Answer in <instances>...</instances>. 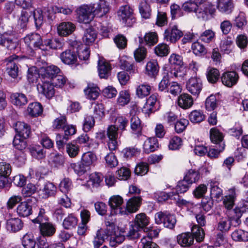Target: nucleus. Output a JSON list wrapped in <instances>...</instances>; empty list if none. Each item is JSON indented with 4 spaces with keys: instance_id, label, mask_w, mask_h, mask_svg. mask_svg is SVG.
Returning a JSON list of instances; mask_svg holds the SVG:
<instances>
[{
    "instance_id": "c03bdc74",
    "label": "nucleus",
    "mask_w": 248,
    "mask_h": 248,
    "mask_svg": "<svg viewBox=\"0 0 248 248\" xmlns=\"http://www.w3.org/2000/svg\"><path fill=\"white\" fill-rule=\"evenodd\" d=\"M107 237L106 234L104 233V229H100L96 232L93 244L94 248H99L104 242L105 239Z\"/></svg>"
},
{
    "instance_id": "a18cd8bd",
    "label": "nucleus",
    "mask_w": 248,
    "mask_h": 248,
    "mask_svg": "<svg viewBox=\"0 0 248 248\" xmlns=\"http://www.w3.org/2000/svg\"><path fill=\"white\" fill-rule=\"evenodd\" d=\"M159 69L157 62L151 61L147 62L146 66V73L151 77H155L158 73Z\"/></svg>"
},
{
    "instance_id": "5fc2aeb1",
    "label": "nucleus",
    "mask_w": 248,
    "mask_h": 248,
    "mask_svg": "<svg viewBox=\"0 0 248 248\" xmlns=\"http://www.w3.org/2000/svg\"><path fill=\"white\" fill-rule=\"evenodd\" d=\"M79 148L77 144L69 142L66 145V152L70 157H75L78 154Z\"/></svg>"
},
{
    "instance_id": "4c0bfd02",
    "label": "nucleus",
    "mask_w": 248,
    "mask_h": 248,
    "mask_svg": "<svg viewBox=\"0 0 248 248\" xmlns=\"http://www.w3.org/2000/svg\"><path fill=\"white\" fill-rule=\"evenodd\" d=\"M223 134L216 127H213L210 130V138L211 141L216 144L221 143L223 139Z\"/></svg>"
},
{
    "instance_id": "b1692460",
    "label": "nucleus",
    "mask_w": 248,
    "mask_h": 248,
    "mask_svg": "<svg viewBox=\"0 0 248 248\" xmlns=\"http://www.w3.org/2000/svg\"><path fill=\"white\" fill-rule=\"evenodd\" d=\"M178 105L184 109L190 108L193 104L192 96L187 93H183L180 95L177 100Z\"/></svg>"
},
{
    "instance_id": "58836bf2",
    "label": "nucleus",
    "mask_w": 248,
    "mask_h": 248,
    "mask_svg": "<svg viewBox=\"0 0 248 248\" xmlns=\"http://www.w3.org/2000/svg\"><path fill=\"white\" fill-rule=\"evenodd\" d=\"M231 237L235 241H248V232L240 229L236 230L232 233Z\"/></svg>"
},
{
    "instance_id": "09e8293b",
    "label": "nucleus",
    "mask_w": 248,
    "mask_h": 248,
    "mask_svg": "<svg viewBox=\"0 0 248 248\" xmlns=\"http://www.w3.org/2000/svg\"><path fill=\"white\" fill-rule=\"evenodd\" d=\"M151 90V86L148 84H140L136 90V94L139 97L143 98L150 94Z\"/></svg>"
},
{
    "instance_id": "72a5a7b5",
    "label": "nucleus",
    "mask_w": 248,
    "mask_h": 248,
    "mask_svg": "<svg viewBox=\"0 0 248 248\" xmlns=\"http://www.w3.org/2000/svg\"><path fill=\"white\" fill-rule=\"evenodd\" d=\"M43 111V107L39 102H33L29 105L28 111L29 114L32 117H37L41 115Z\"/></svg>"
},
{
    "instance_id": "e2e57ef3",
    "label": "nucleus",
    "mask_w": 248,
    "mask_h": 248,
    "mask_svg": "<svg viewBox=\"0 0 248 248\" xmlns=\"http://www.w3.org/2000/svg\"><path fill=\"white\" fill-rule=\"evenodd\" d=\"M72 187V183L68 178L63 179L59 184L60 190L63 193L68 192Z\"/></svg>"
},
{
    "instance_id": "603ef678",
    "label": "nucleus",
    "mask_w": 248,
    "mask_h": 248,
    "mask_svg": "<svg viewBox=\"0 0 248 248\" xmlns=\"http://www.w3.org/2000/svg\"><path fill=\"white\" fill-rule=\"evenodd\" d=\"M155 53L158 56H167L170 52V48L166 44H159L155 48Z\"/></svg>"
},
{
    "instance_id": "8fccbe9b",
    "label": "nucleus",
    "mask_w": 248,
    "mask_h": 248,
    "mask_svg": "<svg viewBox=\"0 0 248 248\" xmlns=\"http://www.w3.org/2000/svg\"><path fill=\"white\" fill-rule=\"evenodd\" d=\"M148 223V218L144 213H140L136 215L134 224L137 225L140 229L146 226Z\"/></svg>"
},
{
    "instance_id": "f257e3e1",
    "label": "nucleus",
    "mask_w": 248,
    "mask_h": 248,
    "mask_svg": "<svg viewBox=\"0 0 248 248\" xmlns=\"http://www.w3.org/2000/svg\"><path fill=\"white\" fill-rule=\"evenodd\" d=\"M193 0L200 8L199 11L197 12L198 18L203 21H206L213 16L216 10L210 2L207 0Z\"/></svg>"
},
{
    "instance_id": "4468645a",
    "label": "nucleus",
    "mask_w": 248,
    "mask_h": 248,
    "mask_svg": "<svg viewBox=\"0 0 248 248\" xmlns=\"http://www.w3.org/2000/svg\"><path fill=\"white\" fill-rule=\"evenodd\" d=\"M14 128L17 134L24 139L28 138L31 134V128L29 125L22 122H17L14 124Z\"/></svg>"
},
{
    "instance_id": "13d9d810",
    "label": "nucleus",
    "mask_w": 248,
    "mask_h": 248,
    "mask_svg": "<svg viewBox=\"0 0 248 248\" xmlns=\"http://www.w3.org/2000/svg\"><path fill=\"white\" fill-rule=\"evenodd\" d=\"M130 171L126 167H122L116 172L117 178L120 180H126L130 176Z\"/></svg>"
},
{
    "instance_id": "ddd939ff",
    "label": "nucleus",
    "mask_w": 248,
    "mask_h": 248,
    "mask_svg": "<svg viewBox=\"0 0 248 248\" xmlns=\"http://www.w3.org/2000/svg\"><path fill=\"white\" fill-rule=\"evenodd\" d=\"M238 79L239 76L238 74L234 71L226 72L221 76L222 83L228 87H232L235 85Z\"/></svg>"
},
{
    "instance_id": "c9c22d12",
    "label": "nucleus",
    "mask_w": 248,
    "mask_h": 248,
    "mask_svg": "<svg viewBox=\"0 0 248 248\" xmlns=\"http://www.w3.org/2000/svg\"><path fill=\"white\" fill-rule=\"evenodd\" d=\"M233 40L231 37L227 36L221 40L220 44L221 51L225 54H229L232 51Z\"/></svg>"
},
{
    "instance_id": "0eeeda50",
    "label": "nucleus",
    "mask_w": 248,
    "mask_h": 248,
    "mask_svg": "<svg viewBox=\"0 0 248 248\" xmlns=\"http://www.w3.org/2000/svg\"><path fill=\"white\" fill-rule=\"evenodd\" d=\"M141 202V198L140 197L131 198L127 201L126 207L124 208V209H119V211L121 213V215L135 213L138 210L140 206Z\"/></svg>"
},
{
    "instance_id": "4be33fe9",
    "label": "nucleus",
    "mask_w": 248,
    "mask_h": 248,
    "mask_svg": "<svg viewBox=\"0 0 248 248\" xmlns=\"http://www.w3.org/2000/svg\"><path fill=\"white\" fill-rule=\"evenodd\" d=\"M109 205L110 207L114 210L116 214L121 215V213L119 211V209H124L122 207L123 203V199L119 195H115L111 197L109 200Z\"/></svg>"
},
{
    "instance_id": "4d7b16f0",
    "label": "nucleus",
    "mask_w": 248,
    "mask_h": 248,
    "mask_svg": "<svg viewBox=\"0 0 248 248\" xmlns=\"http://www.w3.org/2000/svg\"><path fill=\"white\" fill-rule=\"evenodd\" d=\"M130 101V94L128 91L124 90L120 92L117 99L118 103L121 106H125Z\"/></svg>"
},
{
    "instance_id": "774afa93",
    "label": "nucleus",
    "mask_w": 248,
    "mask_h": 248,
    "mask_svg": "<svg viewBox=\"0 0 248 248\" xmlns=\"http://www.w3.org/2000/svg\"><path fill=\"white\" fill-rule=\"evenodd\" d=\"M142 248H159L158 246L152 241L151 237L146 236L143 237L140 241Z\"/></svg>"
},
{
    "instance_id": "cd10ccee",
    "label": "nucleus",
    "mask_w": 248,
    "mask_h": 248,
    "mask_svg": "<svg viewBox=\"0 0 248 248\" xmlns=\"http://www.w3.org/2000/svg\"><path fill=\"white\" fill-rule=\"evenodd\" d=\"M158 41V36L156 32H149L146 33L143 38L140 37V42H144L145 44L149 46L155 45Z\"/></svg>"
},
{
    "instance_id": "20e7f679",
    "label": "nucleus",
    "mask_w": 248,
    "mask_h": 248,
    "mask_svg": "<svg viewBox=\"0 0 248 248\" xmlns=\"http://www.w3.org/2000/svg\"><path fill=\"white\" fill-rule=\"evenodd\" d=\"M118 15L120 20L127 26H132L136 22L133 16V10L129 5L122 6L118 12Z\"/></svg>"
},
{
    "instance_id": "7c9ffc66",
    "label": "nucleus",
    "mask_w": 248,
    "mask_h": 248,
    "mask_svg": "<svg viewBox=\"0 0 248 248\" xmlns=\"http://www.w3.org/2000/svg\"><path fill=\"white\" fill-rule=\"evenodd\" d=\"M157 103V96L153 94L146 100V102L143 108V111L146 113H150L155 111L154 108Z\"/></svg>"
},
{
    "instance_id": "69168bd1",
    "label": "nucleus",
    "mask_w": 248,
    "mask_h": 248,
    "mask_svg": "<svg viewBox=\"0 0 248 248\" xmlns=\"http://www.w3.org/2000/svg\"><path fill=\"white\" fill-rule=\"evenodd\" d=\"M44 42L46 46L52 49H60L62 47V43L57 38L47 39Z\"/></svg>"
},
{
    "instance_id": "7ed1b4c3",
    "label": "nucleus",
    "mask_w": 248,
    "mask_h": 248,
    "mask_svg": "<svg viewBox=\"0 0 248 248\" xmlns=\"http://www.w3.org/2000/svg\"><path fill=\"white\" fill-rule=\"evenodd\" d=\"M155 220L156 224L163 223L165 227L170 229L173 228L176 222L174 215L163 212L156 213L155 215Z\"/></svg>"
},
{
    "instance_id": "9b49d317",
    "label": "nucleus",
    "mask_w": 248,
    "mask_h": 248,
    "mask_svg": "<svg viewBox=\"0 0 248 248\" xmlns=\"http://www.w3.org/2000/svg\"><path fill=\"white\" fill-rule=\"evenodd\" d=\"M60 69L56 66L52 65L47 66L43 69L41 74V80L53 81V79L60 72Z\"/></svg>"
},
{
    "instance_id": "2eb2a0df",
    "label": "nucleus",
    "mask_w": 248,
    "mask_h": 248,
    "mask_svg": "<svg viewBox=\"0 0 248 248\" xmlns=\"http://www.w3.org/2000/svg\"><path fill=\"white\" fill-rule=\"evenodd\" d=\"M23 227L22 221L18 217L10 218L6 221V229L10 232H18L22 229Z\"/></svg>"
},
{
    "instance_id": "6e6d98bb",
    "label": "nucleus",
    "mask_w": 248,
    "mask_h": 248,
    "mask_svg": "<svg viewBox=\"0 0 248 248\" xmlns=\"http://www.w3.org/2000/svg\"><path fill=\"white\" fill-rule=\"evenodd\" d=\"M191 231L197 241L201 242L203 240L205 234L203 229L198 225H194L192 227Z\"/></svg>"
},
{
    "instance_id": "423d86ee",
    "label": "nucleus",
    "mask_w": 248,
    "mask_h": 248,
    "mask_svg": "<svg viewBox=\"0 0 248 248\" xmlns=\"http://www.w3.org/2000/svg\"><path fill=\"white\" fill-rule=\"evenodd\" d=\"M183 35V32L179 30L177 26H173L165 30L164 34V39L171 43H175Z\"/></svg>"
},
{
    "instance_id": "6ab92c4d",
    "label": "nucleus",
    "mask_w": 248,
    "mask_h": 248,
    "mask_svg": "<svg viewBox=\"0 0 248 248\" xmlns=\"http://www.w3.org/2000/svg\"><path fill=\"white\" fill-rule=\"evenodd\" d=\"M93 4V5L94 10H93V12L94 17L95 16L99 17H103L109 11V6L106 2Z\"/></svg>"
},
{
    "instance_id": "de8ad7c7",
    "label": "nucleus",
    "mask_w": 248,
    "mask_h": 248,
    "mask_svg": "<svg viewBox=\"0 0 248 248\" xmlns=\"http://www.w3.org/2000/svg\"><path fill=\"white\" fill-rule=\"evenodd\" d=\"M78 223V219L73 214L69 215L63 221V226L66 229L75 228Z\"/></svg>"
},
{
    "instance_id": "c756f323",
    "label": "nucleus",
    "mask_w": 248,
    "mask_h": 248,
    "mask_svg": "<svg viewBox=\"0 0 248 248\" xmlns=\"http://www.w3.org/2000/svg\"><path fill=\"white\" fill-rule=\"evenodd\" d=\"M17 214L23 217H26L30 216L32 213L31 206L27 202H21L16 208Z\"/></svg>"
},
{
    "instance_id": "412c9836",
    "label": "nucleus",
    "mask_w": 248,
    "mask_h": 248,
    "mask_svg": "<svg viewBox=\"0 0 248 248\" xmlns=\"http://www.w3.org/2000/svg\"><path fill=\"white\" fill-rule=\"evenodd\" d=\"M130 127L133 134L136 135L138 137L141 135L142 128L141 121L137 115H132L131 113Z\"/></svg>"
},
{
    "instance_id": "864d4df0",
    "label": "nucleus",
    "mask_w": 248,
    "mask_h": 248,
    "mask_svg": "<svg viewBox=\"0 0 248 248\" xmlns=\"http://www.w3.org/2000/svg\"><path fill=\"white\" fill-rule=\"evenodd\" d=\"M96 155L91 152L84 153L82 156L81 161L88 167L96 160Z\"/></svg>"
},
{
    "instance_id": "9d476101",
    "label": "nucleus",
    "mask_w": 248,
    "mask_h": 248,
    "mask_svg": "<svg viewBox=\"0 0 248 248\" xmlns=\"http://www.w3.org/2000/svg\"><path fill=\"white\" fill-rule=\"evenodd\" d=\"M202 88L201 80L198 78H190L186 83V89L193 95H198Z\"/></svg>"
},
{
    "instance_id": "f8f14e48",
    "label": "nucleus",
    "mask_w": 248,
    "mask_h": 248,
    "mask_svg": "<svg viewBox=\"0 0 248 248\" xmlns=\"http://www.w3.org/2000/svg\"><path fill=\"white\" fill-rule=\"evenodd\" d=\"M17 58L16 56L13 55L6 60L7 62L6 70L9 75L13 78H16L18 75V67L16 61Z\"/></svg>"
},
{
    "instance_id": "5701e85b",
    "label": "nucleus",
    "mask_w": 248,
    "mask_h": 248,
    "mask_svg": "<svg viewBox=\"0 0 248 248\" xmlns=\"http://www.w3.org/2000/svg\"><path fill=\"white\" fill-rule=\"evenodd\" d=\"M60 58L62 61L67 64H74L77 61L76 53L70 50H67L61 53Z\"/></svg>"
},
{
    "instance_id": "a211bd4d",
    "label": "nucleus",
    "mask_w": 248,
    "mask_h": 248,
    "mask_svg": "<svg viewBox=\"0 0 248 248\" xmlns=\"http://www.w3.org/2000/svg\"><path fill=\"white\" fill-rule=\"evenodd\" d=\"M178 243L183 247H188L192 245L194 237L190 232L182 233L177 237Z\"/></svg>"
},
{
    "instance_id": "052dcab7",
    "label": "nucleus",
    "mask_w": 248,
    "mask_h": 248,
    "mask_svg": "<svg viewBox=\"0 0 248 248\" xmlns=\"http://www.w3.org/2000/svg\"><path fill=\"white\" fill-rule=\"evenodd\" d=\"M25 139L21 136L16 135L13 140V145L19 150H22L26 147V142Z\"/></svg>"
},
{
    "instance_id": "0e129e2a",
    "label": "nucleus",
    "mask_w": 248,
    "mask_h": 248,
    "mask_svg": "<svg viewBox=\"0 0 248 248\" xmlns=\"http://www.w3.org/2000/svg\"><path fill=\"white\" fill-rule=\"evenodd\" d=\"M115 125L118 127V129L122 131H124L125 130V127L128 125V120L124 116H118L115 119Z\"/></svg>"
},
{
    "instance_id": "3c124183",
    "label": "nucleus",
    "mask_w": 248,
    "mask_h": 248,
    "mask_svg": "<svg viewBox=\"0 0 248 248\" xmlns=\"http://www.w3.org/2000/svg\"><path fill=\"white\" fill-rule=\"evenodd\" d=\"M205 119L203 113L199 110H193L189 114V119L193 123H199Z\"/></svg>"
},
{
    "instance_id": "1a4fd4ad",
    "label": "nucleus",
    "mask_w": 248,
    "mask_h": 248,
    "mask_svg": "<svg viewBox=\"0 0 248 248\" xmlns=\"http://www.w3.org/2000/svg\"><path fill=\"white\" fill-rule=\"evenodd\" d=\"M24 40L25 43L31 48L38 47L44 49L42 38L38 33H32L28 34L24 37Z\"/></svg>"
},
{
    "instance_id": "680f3d73",
    "label": "nucleus",
    "mask_w": 248,
    "mask_h": 248,
    "mask_svg": "<svg viewBox=\"0 0 248 248\" xmlns=\"http://www.w3.org/2000/svg\"><path fill=\"white\" fill-rule=\"evenodd\" d=\"M92 107L93 114L96 118L100 119L104 116V107L102 104L94 103L92 104Z\"/></svg>"
},
{
    "instance_id": "2f4dec72",
    "label": "nucleus",
    "mask_w": 248,
    "mask_h": 248,
    "mask_svg": "<svg viewBox=\"0 0 248 248\" xmlns=\"http://www.w3.org/2000/svg\"><path fill=\"white\" fill-rule=\"evenodd\" d=\"M139 12L142 17L145 19L150 18L151 9L146 0H140L139 6Z\"/></svg>"
},
{
    "instance_id": "f3484780",
    "label": "nucleus",
    "mask_w": 248,
    "mask_h": 248,
    "mask_svg": "<svg viewBox=\"0 0 248 248\" xmlns=\"http://www.w3.org/2000/svg\"><path fill=\"white\" fill-rule=\"evenodd\" d=\"M56 187L53 183L47 182L39 189V195L43 198H47L54 195L56 192Z\"/></svg>"
},
{
    "instance_id": "a19ab883",
    "label": "nucleus",
    "mask_w": 248,
    "mask_h": 248,
    "mask_svg": "<svg viewBox=\"0 0 248 248\" xmlns=\"http://www.w3.org/2000/svg\"><path fill=\"white\" fill-rule=\"evenodd\" d=\"M37 246L38 248H65L61 243L49 244L44 237L38 240Z\"/></svg>"
},
{
    "instance_id": "39448f33",
    "label": "nucleus",
    "mask_w": 248,
    "mask_h": 248,
    "mask_svg": "<svg viewBox=\"0 0 248 248\" xmlns=\"http://www.w3.org/2000/svg\"><path fill=\"white\" fill-rule=\"evenodd\" d=\"M118 131V127L114 125H110L107 128V136L108 138V145L110 151L115 150L117 148Z\"/></svg>"
},
{
    "instance_id": "aec40b11",
    "label": "nucleus",
    "mask_w": 248,
    "mask_h": 248,
    "mask_svg": "<svg viewBox=\"0 0 248 248\" xmlns=\"http://www.w3.org/2000/svg\"><path fill=\"white\" fill-rule=\"evenodd\" d=\"M111 67L110 64L103 59H100L98 63L99 76L101 78H107L110 75Z\"/></svg>"
},
{
    "instance_id": "ea45409f",
    "label": "nucleus",
    "mask_w": 248,
    "mask_h": 248,
    "mask_svg": "<svg viewBox=\"0 0 248 248\" xmlns=\"http://www.w3.org/2000/svg\"><path fill=\"white\" fill-rule=\"evenodd\" d=\"M200 178V173L198 171L189 170L186 173L184 179L191 185L192 184L198 182Z\"/></svg>"
},
{
    "instance_id": "79ce46f5",
    "label": "nucleus",
    "mask_w": 248,
    "mask_h": 248,
    "mask_svg": "<svg viewBox=\"0 0 248 248\" xmlns=\"http://www.w3.org/2000/svg\"><path fill=\"white\" fill-rule=\"evenodd\" d=\"M183 10L187 13L193 12L197 16V12L199 11L200 7L193 0H189L183 3L182 7Z\"/></svg>"
},
{
    "instance_id": "f704fd0d",
    "label": "nucleus",
    "mask_w": 248,
    "mask_h": 248,
    "mask_svg": "<svg viewBox=\"0 0 248 248\" xmlns=\"http://www.w3.org/2000/svg\"><path fill=\"white\" fill-rule=\"evenodd\" d=\"M96 36L95 31L93 28L90 27L85 30L82 40L86 45H89L94 42Z\"/></svg>"
},
{
    "instance_id": "f03ea898",
    "label": "nucleus",
    "mask_w": 248,
    "mask_h": 248,
    "mask_svg": "<svg viewBox=\"0 0 248 248\" xmlns=\"http://www.w3.org/2000/svg\"><path fill=\"white\" fill-rule=\"evenodd\" d=\"M93 5L86 4L79 6L76 10L77 19L78 22L87 24L94 18Z\"/></svg>"
},
{
    "instance_id": "e433bc0d",
    "label": "nucleus",
    "mask_w": 248,
    "mask_h": 248,
    "mask_svg": "<svg viewBox=\"0 0 248 248\" xmlns=\"http://www.w3.org/2000/svg\"><path fill=\"white\" fill-rule=\"evenodd\" d=\"M12 103L18 107H22L27 103L28 100L25 94L20 93H15L11 95Z\"/></svg>"
},
{
    "instance_id": "bb28decb",
    "label": "nucleus",
    "mask_w": 248,
    "mask_h": 248,
    "mask_svg": "<svg viewBox=\"0 0 248 248\" xmlns=\"http://www.w3.org/2000/svg\"><path fill=\"white\" fill-rule=\"evenodd\" d=\"M39 227L41 234L44 236H51L56 232L54 225L50 222L41 223Z\"/></svg>"
},
{
    "instance_id": "473e14b6",
    "label": "nucleus",
    "mask_w": 248,
    "mask_h": 248,
    "mask_svg": "<svg viewBox=\"0 0 248 248\" xmlns=\"http://www.w3.org/2000/svg\"><path fill=\"white\" fill-rule=\"evenodd\" d=\"M103 178L98 173H93L89 175V180L87 181V185L90 187H97L102 182Z\"/></svg>"
},
{
    "instance_id": "37998d69",
    "label": "nucleus",
    "mask_w": 248,
    "mask_h": 248,
    "mask_svg": "<svg viewBox=\"0 0 248 248\" xmlns=\"http://www.w3.org/2000/svg\"><path fill=\"white\" fill-rule=\"evenodd\" d=\"M220 76L219 71L213 67H209L206 71V77L208 81L211 83H216Z\"/></svg>"
},
{
    "instance_id": "a878e982",
    "label": "nucleus",
    "mask_w": 248,
    "mask_h": 248,
    "mask_svg": "<svg viewBox=\"0 0 248 248\" xmlns=\"http://www.w3.org/2000/svg\"><path fill=\"white\" fill-rule=\"evenodd\" d=\"M217 9L223 13L230 14L233 7L232 0H217Z\"/></svg>"
},
{
    "instance_id": "393cba45",
    "label": "nucleus",
    "mask_w": 248,
    "mask_h": 248,
    "mask_svg": "<svg viewBox=\"0 0 248 248\" xmlns=\"http://www.w3.org/2000/svg\"><path fill=\"white\" fill-rule=\"evenodd\" d=\"M235 199L236 193L235 188L230 189L228 194L223 198V202L225 207L228 210L232 209L234 204Z\"/></svg>"
},
{
    "instance_id": "6e6552de",
    "label": "nucleus",
    "mask_w": 248,
    "mask_h": 248,
    "mask_svg": "<svg viewBox=\"0 0 248 248\" xmlns=\"http://www.w3.org/2000/svg\"><path fill=\"white\" fill-rule=\"evenodd\" d=\"M42 83L37 85V90L39 93L43 94L48 99L51 98L55 94L54 85L51 81L41 80Z\"/></svg>"
},
{
    "instance_id": "c85d7f7f",
    "label": "nucleus",
    "mask_w": 248,
    "mask_h": 248,
    "mask_svg": "<svg viewBox=\"0 0 248 248\" xmlns=\"http://www.w3.org/2000/svg\"><path fill=\"white\" fill-rule=\"evenodd\" d=\"M159 147L158 140L155 137L150 138L145 141L143 149L146 153H150L156 150Z\"/></svg>"
},
{
    "instance_id": "49530a36",
    "label": "nucleus",
    "mask_w": 248,
    "mask_h": 248,
    "mask_svg": "<svg viewBox=\"0 0 248 248\" xmlns=\"http://www.w3.org/2000/svg\"><path fill=\"white\" fill-rule=\"evenodd\" d=\"M100 90L97 86H88L84 90L86 97L90 99H96L100 94Z\"/></svg>"
},
{
    "instance_id": "dca6fc26",
    "label": "nucleus",
    "mask_w": 248,
    "mask_h": 248,
    "mask_svg": "<svg viewBox=\"0 0 248 248\" xmlns=\"http://www.w3.org/2000/svg\"><path fill=\"white\" fill-rule=\"evenodd\" d=\"M76 29V25L71 22H63L58 27V32L61 36H66L72 34Z\"/></svg>"
},
{
    "instance_id": "338daca9",
    "label": "nucleus",
    "mask_w": 248,
    "mask_h": 248,
    "mask_svg": "<svg viewBox=\"0 0 248 248\" xmlns=\"http://www.w3.org/2000/svg\"><path fill=\"white\" fill-rule=\"evenodd\" d=\"M33 14L36 27H40L43 22L44 19L42 10L37 8L34 10Z\"/></svg>"
},
{
    "instance_id": "bf43d9fd",
    "label": "nucleus",
    "mask_w": 248,
    "mask_h": 248,
    "mask_svg": "<svg viewBox=\"0 0 248 248\" xmlns=\"http://www.w3.org/2000/svg\"><path fill=\"white\" fill-rule=\"evenodd\" d=\"M30 151L31 155L37 159H41L45 156L43 149L39 146L31 147Z\"/></svg>"
}]
</instances>
